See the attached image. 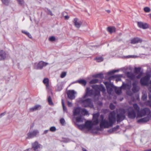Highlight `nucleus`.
<instances>
[{"mask_svg": "<svg viewBox=\"0 0 151 151\" xmlns=\"http://www.w3.org/2000/svg\"><path fill=\"white\" fill-rule=\"evenodd\" d=\"M106 91V90L102 84L93 85L86 87L85 94H100V92L104 94Z\"/></svg>", "mask_w": 151, "mask_h": 151, "instance_id": "1", "label": "nucleus"}, {"mask_svg": "<svg viewBox=\"0 0 151 151\" xmlns=\"http://www.w3.org/2000/svg\"><path fill=\"white\" fill-rule=\"evenodd\" d=\"M126 111L125 109H119V112L116 115V120L118 123H119L125 118V114Z\"/></svg>", "mask_w": 151, "mask_h": 151, "instance_id": "2", "label": "nucleus"}, {"mask_svg": "<svg viewBox=\"0 0 151 151\" xmlns=\"http://www.w3.org/2000/svg\"><path fill=\"white\" fill-rule=\"evenodd\" d=\"M81 104L83 107H93V105L92 102V100L90 99H81L80 100Z\"/></svg>", "mask_w": 151, "mask_h": 151, "instance_id": "3", "label": "nucleus"}, {"mask_svg": "<svg viewBox=\"0 0 151 151\" xmlns=\"http://www.w3.org/2000/svg\"><path fill=\"white\" fill-rule=\"evenodd\" d=\"M151 112V111L149 108H144L141 109L137 113V116L139 117H142L146 115H148Z\"/></svg>", "mask_w": 151, "mask_h": 151, "instance_id": "4", "label": "nucleus"}, {"mask_svg": "<svg viewBox=\"0 0 151 151\" xmlns=\"http://www.w3.org/2000/svg\"><path fill=\"white\" fill-rule=\"evenodd\" d=\"M150 76L149 74H147L145 76L141 78L140 80V83L142 86H147L150 84L149 81Z\"/></svg>", "mask_w": 151, "mask_h": 151, "instance_id": "5", "label": "nucleus"}, {"mask_svg": "<svg viewBox=\"0 0 151 151\" xmlns=\"http://www.w3.org/2000/svg\"><path fill=\"white\" fill-rule=\"evenodd\" d=\"M108 119L109 123L112 127L116 121L115 118V113L114 111H111L108 116Z\"/></svg>", "mask_w": 151, "mask_h": 151, "instance_id": "6", "label": "nucleus"}, {"mask_svg": "<svg viewBox=\"0 0 151 151\" xmlns=\"http://www.w3.org/2000/svg\"><path fill=\"white\" fill-rule=\"evenodd\" d=\"M104 84L106 86L109 94H111V93L113 91L115 86L112 84L108 82H105Z\"/></svg>", "mask_w": 151, "mask_h": 151, "instance_id": "7", "label": "nucleus"}, {"mask_svg": "<svg viewBox=\"0 0 151 151\" xmlns=\"http://www.w3.org/2000/svg\"><path fill=\"white\" fill-rule=\"evenodd\" d=\"M100 116L99 113L93 114V120L92 121L93 124L94 125H97L99 122V118Z\"/></svg>", "mask_w": 151, "mask_h": 151, "instance_id": "8", "label": "nucleus"}, {"mask_svg": "<svg viewBox=\"0 0 151 151\" xmlns=\"http://www.w3.org/2000/svg\"><path fill=\"white\" fill-rule=\"evenodd\" d=\"M100 125V127L101 128H108L109 127H111V125L109 121L108 122L105 119L101 121Z\"/></svg>", "mask_w": 151, "mask_h": 151, "instance_id": "9", "label": "nucleus"}, {"mask_svg": "<svg viewBox=\"0 0 151 151\" xmlns=\"http://www.w3.org/2000/svg\"><path fill=\"white\" fill-rule=\"evenodd\" d=\"M39 133V131L37 130H34L29 132L28 133L27 137L28 139H30L35 137L37 134Z\"/></svg>", "mask_w": 151, "mask_h": 151, "instance_id": "10", "label": "nucleus"}, {"mask_svg": "<svg viewBox=\"0 0 151 151\" xmlns=\"http://www.w3.org/2000/svg\"><path fill=\"white\" fill-rule=\"evenodd\" d=\"M128 116L130 119H133L136 116V114L134 110L131 108L128 111Z\"/></svg>", "mask_w": 151, "mask_h": 151, "instance_id": "11", "label": "nucleus"}, {"mask_svg": "<svg viewBox=\"0 0 151 151\" xmlns=\"http://www.w3.org/2000/svg\"><path fill=\"white\" fill-rule=\"evenodd\" d=\"M132 90L133 93H135L139 91L140 89V87L137 85V82H134L132 84Z\"/></svg>", "mask_w": 151, "mask_h": 151, "instance_id": "12", "label": "nucleus"}, {"mask_svg": "<svg viewBox=\"0 0 151 151\" xmlns=\"http://www.w3.org/2000/svg\"><path fill=\"white\" fill-rule=\"evenodd\" d=\"M48 64V63L42 61H40L37 64L36 69H41L43 67L46 66Z\"/></svg>", "mask_w": 151, "mask_h": 151, "instance_id": "13", "label": "nucleus"}, {"mask_svg": "<svg viewBox=\"0 0 151 151\" xmlns=\"http://www.w3.org/2000/svg\"><path fill=\"white\" fill-rule=\"evenodd\" d=\"M32 147L35 151H38L37 149L40 148L41 145L39 144L38 142L36 141L32 144Z\"/></svg>", "mask_w": 151, "mask_h": 151, "instance_id": "14", "label": "nucleus"}, {"mask_svg": "<svg viewBox=\"0 0 151 151\" xmlns=\"http://www.w3.org/2000/svg\"><path fill=\"white\" fill-rule=\"evenodd\" d=\"M86 128H87L89 129H91L92 127L94 125L91 121H86L85 124Z\"/></svg>", "mask_w": 151, "mask_h": 151, "instance_id": "15", "label": "nucleus"}, {"mask_svg": "<svg viewBox=\"0 0 151 151\" xmlns=\"http://www.w3.org/2000/svg\"><path fill=\"white\" fill-rule=\"evenodd\" d=\"M43 82L46 86V89L50 90L51 89V87L49 83V81L48 78H44Z\"/></svg>", "mask_w": 151, "mask_h": 151, "instance_id": "16", "label": "nucleus"}, {"mask_svg": "<svg viewBox=\"0 0 151 151\" xmlns=\"http://www.w3.org/2000/svg\"><path fill=\"white\" fill-rule=\"evenodd\" d=\"M137 25L139 28L143 29H146L149 27V25L148 24L145 23H144L141 22H138Z\"/></svg>", "mask_w": 151, "mask_h": 151, "instance_id": "17", "label": "nucleus"}, {"mask_svg": "<svg viewBox=\"0 0 151 151\" xmlns=\"http://www.w3.org/2000/svg\"><path fill=\"white\" fill-rule=\"evenodd\" d=\"M81 108L80 107H76L74 108L73 110V115L74 116L78 115L81 113Z\"/></svg>", "mask_w": 151, "mask_h": 151, "instance_id": "18", "label": "nucleus"}, {"mask_svg": "<svg viewBox=\"0 0 151 151\" xmlns=\"http://www.w3.org/2000/svg\"><path fill=\"white\" fill-rule=\"evenodd\" d=\"M41 105L39 104H37L34 106L30 108L29 110L31 112H33L35 111L39 110L41 109Z\"/></svg>", "mask_w": 151, "mask_h": 151, "instance_id": "19", "label": "nucleus"}, {"mask_svg": "<svg viewBox=\"0 0 151 151\" xmlns=\"http://www.w3.org/2000/svg\"><path fill=\"white\" fill-rule=\"evenodd\" d=\"M78 19L75 18L74 19L73 22L76 27L79 28L81 26L82 24V23L81 22H78Z\"/></svg>", "mask_w": 151, "mask_h": 151, "instance_id": "20", "label": "nucleus"}, {"mask_svg": "<svg viewBox=\"0 0 151 151\" xmlns=\"http://www.w3.org/2000/svg\"><path fill=\"white\" fill-rule=\"evenodd\" d=\"M142 40L141 39L136 37L134 38L131 40V43L132 44H135L139 42L141 43Z\"/></svg>", "mask_w": 151, "mask_h": 151, "instance_id": "21", "label": "nucleus"}, {"mask_svg": "<svg viewBox=\"0 0 151 151\" xmlns=\"http://www.w3.org/2000/svg\"><path fill=\"white\" fill-rule=\"evenodd\" d=\"M149 120L150 118L148 116H146L138 119L137 121V122L138 123H144L149 121Z\"/></svg>", "mask_w": 151, "mask_h": 151, "instance_id": "22", "label": "nucleus"}, {"mask_svg": "<svg viewBox=\"0 0 151 151\" xmlns=\"http://www.w3.org/2000/svg\"><path fill=\"white\" fill-rule=\"evenodd\" d=\"M0 60H3L5 59L6 58V54L5 52L3 50L0 51Z\"/></svg>", "mask_w": 151, "mask_h": 151, "instance_id": "23", "label": "nucleus"}, {"mask_svg": "<svg viewBox=\"0 0 151 151\" xmlns=\"http://www.w3.org/2000/svg\"><path fill=\"white\" fill-rule=\"evenodd\" d=\"M127 77L131 80H133L135 78V75L133 73L128 72L126 73Z\"/></svg>", "mask_w": 151, "mask_h": 151, "instance_id": "24", "label": "nucleus"}, {"mask_svg": "<svg viewBox=\"0 0 151 151\" xmlns=\"http://www.w3.org/2000/svg\"><path fill=\"white\" fill-rule=\"evenodd\" d=\"M107 30L110 33L115 32L116 31V28L114 27H107Z\"/></svg>", "mask_w": 151, "mask_h": 151, "instance_id": "25", "label": "nucleus"}, {"mask_svg": "<svg viewBox=\"0 0 151 151\" xmlns=\"http://www.w3.org/2000/svg\"><path fill=\"white\" fill-rule=\"evenodd\" d=\"M62 83H59L57 85L56 90L58 91H60L62 89Z\"/></svg>", "mask_w": 151, "mask_h": 151, "instance_id": "26", "label": "nucleus"}, {"mask_svg": "<svg viewBox=\"0 0 151 151\" xmlns=\"http://www.w3.org/2000/svg\"><path fill=\"white\" fill-rule=\"evenodd\" d=\"M114 90L117 94H119L121 93V89L120 88H117L115 86Z\"/></svg>", "mask_w": 151, "mask_h": 151, "instance_id": "27", "label": "nucleus"}, {"mask_svg": "<svg viewBox=\"0 0 151 151\" xmlns=\"http://www.w3.org/2000/svg\"><path fill=\"white\" fill-rule=\"evenodd\" d=\"M133 107L134 110L138 113L140 110V108L137 103H135L133 104Z\"/></svg>", "mask_w": 151, "mask_h": 151, "instance_id": "28", "label": "nucleus"}, {"mask_svg": "<svg viewBox=\"0 0 151 151\" xmlns=\"http://www.w3.org/2000/svg\"><path fill=\"white\" fill-rule=\"evenodd\" d=\"M81 114L84 115H89L88 111L85 108L82 109L81 111Z\"/></svg>", "mask_w": 151, "mask_h": 151, "instance_id": "29", "label": "nucleus"}, {"mask_svg": "<svg viewBox=\"0 0 151 151\" xmlns=\"http://www.w3.org/2000/svg\"><path fill=\"white\" fill-rule=\"evenodd\" d=\"M78 82L80 84L85 86L87 82L86 81L84 80L81 79L78 81Z\"/></svg>", "mask_w": 151, "mask_h": 151, "instance_id": "30", "label": "nucleus"}, {"mask_svg": "<svg viewBox=\"0 0 151 151\" xmlns=\"http://www.w3.org/2000/svg\"><path fill=\"white\" fill-rule=\"evenodd\" d=\"M76 119L77 122H83L84 120V119L82 118L81 116L76 117Z\"/></svg>", "mask_w": 151, "mask_h": 151, "instance_id": "31", "label": "nucleus"}, {"mask_svg": "<svg viewBox=\"0 0 151 151\" xmlns=\"http://www.w3.org/2000/svg\"><path fill=\"white\" fill-rule=\"evenodd\" d=\"M47 100L49 104L51 106L54 105V104L53 103L51 98L50 96H49L48 97Z\"/></svg>", "mask_w": 151, "mask_h": 151, "instance_id": "32", "label": "nucleus"}, {"mask_svg": "<svg viewBox=\"0 0 151 151\" xmlns=\"http://www.w3.org/2000/svg\"><path fill=\"white\" fill-rule=\"evenodd\" d=\"M93 77L95 78H99L101 79H102L103 78V74L102 73L97 74L94 75Z\"/></svg>", "mask_w": 151, "mask_h": 151, "instance_id": "33", "label": "nucleus"}, {"mask_svg": "<svg viewBox=\"0 0 151 151\" xmlns=\"http://www.w3.org/2000/svg\"><path fill=\"white\" fill-rule=\"evenodd\" d=\"M76 93V92L74 90H69L67 93V94H75Z\"/></svg>", "mask_w": 151, "mask_h": 151, "instance_id": "34", "label": "nucleus"}, {"mask_svg": "<svg viewBox=\"0 0 151 151\" xmlns=\"http://www.w3.org/2000/svg\"><path fill=\"white\" fill-rule=\"evenodd\" d=\"M62 104L63 107V109L64 111H65L67 112V109L66 107L65 106L64 104V101L63 99H62Z\"/></svg>", "mask_w": 151, "mask_h": 151, "instance_id": "35", "label": "nucleus"}, {"mask_svg": "<svg viewBox=\"0 0 151 151\" xmlns=\"http://www.w3.org/2000/svg\"><path fill=\"white\" fill-rule=\"evenodd\" d=\"M99 80L97 79H93L91 80L90 82L89 83L90 84H94L98 82Z\"/></svg>", "mask_w": 151, "mask_h": 151, "instance_id": "36", "label": "nucleus"}, {"mask_svg": "<svg viewBox=\"0 0 151 151\" xmlns=\"http://www.w3.org/2000/svg\"><path fill=\"white\" fill-rule=\"evenodd\" d=\"M120 75H116L112 76V77L114 78H117L116 79V81H120L121 80V78H119Z\"/></svg>", "mask_w": 151, "mask_h": 151, "instance_id": "37", "label": "nucleus"}, {"mask_svg": "<svg viewBox=\"0 0 151 151\" xmlns=\"http://www.w3.org/2000/svg\"><path fill=\"white\" fill-rule=\"evenodd\" d=\"M129 85L128 83H126L124 82H123L122 83V85L121 86V88L124 89H126L127 87H129Z\"/></svg>", "mask_w": 151, "mask_h": 151, "instance_id": "38", "label": "nucleus"}, {"mask_svg": "<svg viewBox=\"0 0 151 151\" xmlns=\"http://www.w3.org/2000/svg\"><path fill=\"white\" fill-rule=\"evenodd\" d=\"M3 4L6 5H8L9 2V0H1Z\"/></svg>", "mask_w": 151, "mask_h": 151, "instance_id": "39", "label": "nucleus"}, {"mask_svg": "<svg viewBox=\"0 0 151 151\" xmlns=\"http://www.w3.org/2000/svg\"><path fill=\"white\" fill-rule=\"evenodd\" d=\"M141 68H136L135 69V73L136 74H138L140 72Z\"/></svg>", "mask_w": 151, "mask_h": 151, "instance_id": "40", "label": "nucleus"}, {"mask_svg": "<svg viewBox=\"0 0 151 151\" xmlns=\"http://www.w3.org/2000/svg\"><path fill=\"white\" fill-rule=\"evenodd\" d=\"M144 10L145 12L148 13L150 11L151 9L149 7H146L144 8Z\"/></svg>", "mask_w": 151, "mask_h": 151, "instance_id": "41", "label": "nucleus"}, {"mask_svg": "<svg viewBox=\"0 0 151 151\" xmlns=\"http://www.w3.org/2000/svg\"><path fill=\"white\" fill-rule=\"evenodd\" d=\"M96 59L97 60V62H100L103 61V58L102 57H96Z\"/></svg>", "mask_w": 151, "mask_h": 151, "instance_id": "42", "label": "nucleus"}, {"mask_svg": "<svg viewBox=\"0 0 151 151\" xmlns=\"http://www.w3.org/2000/svg\"><path fill=\"white\" fill-rule=\"evenodd\" d=\"M78 127L80 129H83L86 128L85 124L78 125Z\"/></svg>", "mask_w": 151, "mask_h": 151, "instance_id": "43", "label": "nucleus"}, {"mask_svg": "<svg viewBox=\"0 0 151 151\" xmlns=\"http://www.w3.org/2000/svg\"><path fill=\"white\" fill-rule=\"evenodd\" d=\"M68 95V98L70 99L73 100L74 99L75 97V95Z\"/></svg>", "mask_w": 151, "mask_h": 151, "instance_id": "44", "label": "nucleus"}, {"mask_svg": "<svg viewBox=\"0 0 151 151\" xmlns=\"http://www.w3.org/2000/svg\"><path fill=\"white\" fill-rule=\"evenodd\" d=\"M109 108L111 110H114L115 108V106L113 104L111 103L109 105Z\"/></svg>", "mask_w": 151, "mask_h": 151, "instance_id": "45", "label": "nucleus"}, {"mask_svg": "<svg viewBox=\"0 0 151 151\" xmlns=\"http://www.w3.org/2000/svg\"><path fill=\"white\" fill-rule=\"evenodd\" d=\"M145 104L147 106H149L151 107V101H147L145 103Z\"/></svg>", "mask_w": 151, "mask_h": 151, "instance_id": "46", "label": "nucleus"}, {"mask_svg": "<svg viewBox=\"0 0 151 151\" xmlns=\"http://www.w3.org/2000/svg\"><path fill=\"white\" fill-rule=\"evenodd\" d=\"M60 122L63 126L65 124V121L64 119L63 118L60 119Z\"/></svg>", "mask_w": 151, "mask_h": 151, "instance_id": "47", "label": "nucleus"}, {"mask_svg": "<svg viewBox=\"0 0 151 151\" xmlns=\"http://www.w3.org/2000/svg\"><path fill=\"white\" fill-rule=\"evenodd\" d=\"M18 4L21 5H22L24 3V0H16Z\"/></svg>", "mask_w": 151, "mask_h": 151, "instance_id": "48", "label": "nucleus"}, {"mask_svg": "<svg viewBox=\"0 0 151 151\" xmlns=\"http://www.w3.org/2000/svg\"><path fill=\"white\" fill-rule=\"evenodd\" d=\"M56 130V127L54 126L52 127H50V131L52 132H55V131Z\"/></svg>", "mask_w": 151, "mask_h": 151, "instance_id": "49", "label": "nucleus"}, {"mask_svg": "<svg viewBox=\"0 0 151 151\" xmlns=\"http://www.w3.org/2000/svg\"><path fill=\"white\" fill-rule=\"evenodd\" d=\"M66 75V73L65 72H63L62 73L60 77L62 78H63L65 77Z\"/></svg>", "mask_w": 151, "mask_h": 151, "instance_id": "50", "label": "nucleus"}, {"mask_svg": "<svg viewBox=\"0 0 151 151\" xmlns=\"http://www.w3.org/2000/svg\"><path fill=\"white\" fill-rule=\"evenodd\" d=\"M55 37L54 36H51L49 38V40L50 41H55Z\"/></svg>", "mask_w": 151, "mask_h": 151, "instance_id": "51", "label": "nucleus"}, {"mask_svg": "<svg viewBox=\"0 0 151 151\" xmlns=\"http://www.w3.org/2000/svg\"><path fill=\"white\" fill-rule=\"evenodd\" d=\"M147 95H142V99L143 101L146 100L147 97Z\"/></svg>", "mask_w": 151, "mask_h": 151, "instance_id": "52", "label": "nucleus"}, {"mask_svg": "<svg viewBox=\"0 0 151 151\" xmlns=\"http://www.w3.org/2000/svg\"><path fill=\"white\" fill-rule=\"evenodd\" d=\"M118 71V70H113L111 71H110L108 72V73L109 75H110L112 74H113L115 73L116 72Z\"/></svg>", "mask_w": 151, "mask_h": 151, "instance_id": "53", "label": "nucleus"}, {"mask_svg": "<svg viewBox=\"0 0 151 151\" xmlns=\"http://www.w3.org/2000/svg\"><path fill=\"white\" fill-rule=\"evenodd\" d=\"M142 72H140V73L139 74L138 76H136L137 78L138 79H139L140 78L141 76H142Z\"/></svg>", "mask_w": 151, "mask_h": 151, "instance_id": "54", "label": "nucleus"}, {"mask_svg": "<svg viewBox=\"0 0 151 151\" xmlns=\"http://www.w3.org/2000/svg\"><path fill=\"white\" fill-rule=\"evenodd\" d=\"M119 128V126L117 125L115 127L112 128L113 130H114V131H115L116 130H117Z\"/></svg>", "mask_w": 151, "mask_h": 151, "instance_id": "55", "label": "nucleus"}, {"mask_svg": "<svg viewBox=\"0 0 151 151\" xmlns=\"http://www.w3.org/2000/svg\"><path fill=\"white\" fill-rule=\"evenodd\" d=\"M47 13L48 14L50 15L51 16L53 15L52 11L50 10L47 9Z\"/></svg>", "mask_w": 151, "mask_h": 151, "instance_id": "56", "label": "nucleus"}, {"mask_svg": "<svg viewBox=\"0 0 151 151\" xmlns=\"http://www.w3.org/2000/svg\"><path fill=\"white\" fill-rule=\"evenodd\" d=\"M100 118H101V121L104 120H105L104 119V116L103 115L101 114L100 115Z\"/></svg>", "mask_w": 151, "mask_h": 151, "instance_id": "57", "label": "nucleus"}, {"mask_svg": "<svg viewBox=\"0 0 151 151\" xmlns=\"http://www.w3.org/2000/svg\"><path fill=\"white\" fill-rule=\"evenodd\" d=\"M6 114V112H4L3 113H1L0 114V118H1V117L3 116H4Z\"/></svg>", "mask_w": 151, "mask_h": 151, "instance_id": "58", "label": "nucleus"}, {"mask_svg": "<svg viewBox=\"0 0 151 151\" xmlns=\"http://www.w3.org/2000/svg\"><path fill=\"white\" fill-rule=\"evenodd\" d=\"M137 56L135 55H129L127 56L128 58H136Z\"/></svg>", "mask_w": 151, "mask_h": 151, "instance_id": "59", "label": "nucleus"}, {"mask_svg": "<svg viewBox=\"0 0 151 151\" xmlns=\"http://www.w3.org/2000/svg\"><path fill=\"white\" fill-rule=\"evenodd\" d=\"M114 132L113 128H111L108 130V132L109 133H112Z\"/></svg>", "mask_w": 151, "mask_h": 151, "instance_id": "60", "label": "nucleus"}, {"mask_svg": "<svg viewBox=\"0 0 151 151\" xmlns=\"http://www.w3.org/2000/svg\"><path fill=\"white\" fill-rule=\"evenodd\" d=\"M68 106L70 107L72 106V104L71 102L69 101L68 102Z\"/></svg>", "mask_w": 151, "mask_h": 151, "instance_id": "61", "label": "nucleus"}, {"mask_svg": "<svg viewBox=\"0 0 151 151\" xmlns=\"http://www.w3.org/2000/svg\"><path fill=\"white\" fill-rule=\"evenodd\" d=\"M48 130H45L43 133V134H47L48 132Z\"/></svg>", "mask_w": 151, "mask_h": 151, "instance_id": "62", "label": "nucleus"}, {"mask_svg": "<svg viewBox=\"0 0 151 151\" xmlns=\"http://www.w3.org/2000/svg\"><path fill=\"white\" fill-rule=\"evenodd\" d=\"M27 35L30 38H31L32 37L31 35L30 34L29 32L27 33Z\"/></svg>", "mask_w": 151, "mask_h": 151, "instance_id": "63", "label": "nucleus"}, {"mask_svg": "<svg viewBox=\"0 0 151 151\" xmlns=\"http://www.w3.org/2000/svg\"><path fill=\"white\" fill-rule=\"evenodd\" d=\"M82 150L83 151H88L85 148L83 147L82 148Z\"/></svg>", "mask_w": 151, "mask_h": 151, "instance_id": "64", "label": "nucleus"}]
</instances>
